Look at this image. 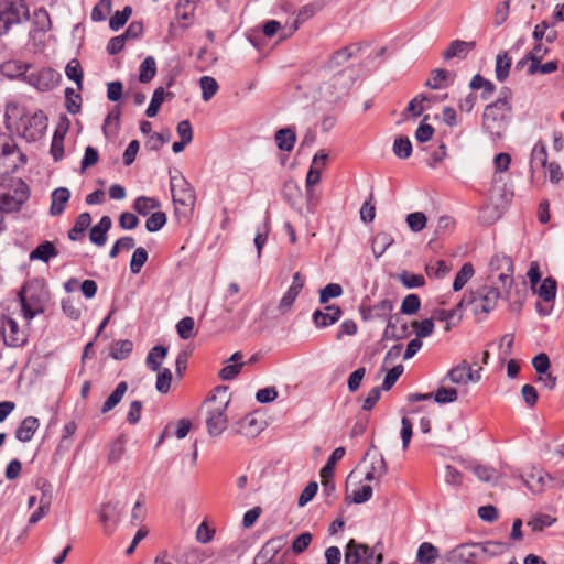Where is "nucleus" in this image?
Listing matches in <instances>:
<instances>
[{"mask_svg": "<svg viewBox=\"0 0 564 564\" xmlns=\"http://www.w3.org/2000/svg\"><path fill=\"white\" fill-rule=\"evenodd\" d=\"M438 556V549L430 542H423L417 549L416 560L420 564H434Z\"/></svg>", "mask_w": 564, "mask_h": 564, "instance_id": "nucleus-30", "label": "nucleus"}, {"mask_svg": "<svg viewBox=\"0 0 564 564\" xmlns=\"http://www.w3.org/2000/svg\"><path fill=\"white\" fill-rule=\"evenodd\" d=\"M278 148L281 151L290 152L296 142V133L294 128L286 127L279 129L274 135Z\"/></svg>", "mask_w": 564, "mask_h": 564, "instance_id": "nucleus-24", "label": "nucleus"}, {"mask_svg": "<svg viewBox=\"0 0 564 564\" xmlns=\"http://www.w3.org/2000/svg\"><path fill=\"white\" fill-rule=\"evenodd\" d=\"M120 509L119 502H106L101 506L99 512V520L104 527V531L106 534H110L113 532L116 525L120 519Z\"/></svg>", "mask_w": 564, "mask_h": 564, "instance_id": "nucleus-14", "label": "nucleus"}, {"mask_svg": "<svg viewBox=\"0 0 564 564\" xmlns=\"http://www.w3.org/2000/svg\"><path fill=\"white\" fill-rule=\"evenodd\" d=\"M70 198V192L66 187H58L51 194L50 214L59 216L64 213L65 207Z\"/></svg>", "mask_w": 564, "mask_h": 564, "instance_id": "nucleus-19", "label": "nucleus"}, {"mask_svg": "<svg viewBox=\"0 0 564 564\" xmlns=\"http://www.w3.org/2000/svg\"><path fill=\"white\" fill-rule=\"evenodd\" d=\"M394 302L389 299H384L379 301L378 303L371 305L370 312L375 315V318L386 319L393 311Z\"/></svg>", "mask_w": 564, "mask_h": 564, "instance_id": "nucleus-52", "label": "nucleus"}, {"mask_svg": "<svg viewBox=\"0 0 564 564\" xmlns=\"http://www.w3.org/2000/svg\"><path fill=\"white\" fill-rule=\"evenodd\" d=\"M111 11V0H99V2L91 10V20L100 22L106 20Z\"/></svg>", "mask_w": 564, "mask_h": 564, "instance_id": "nucleus-63", "label": "nucleus"}, {"mask_svg": "<svg viewBox=\"0 0 564 564\" xmlns=\"http://www.w3.org/2000/svg\"><path fill=\"white\" fill-rule=\"evenodd\" d=\"M61 74L53 68H43L29 76V82L41 91H48L57 86Z\"/></svg>", "mask_w": 564, "mask_h": 564, "instance_id": "nucleus-13", "label": "nucleus"}, {"mask_svg": "<svg viewBox=\"0 0 564 564\" xmlns=\"http://www.w3.org/2000/svg\"><path fill=\"white\" fill-rule=\"evenodd\" d=\"M12 348L23 347L26 341V335L21 330L17 321L11 317H3L0 322V340Z\"/></svg>", "mask_w": 564, "mask_h": 564, "instance_id": "nucleus-10", "label": "nucleus"}, {"mask_svg": "<svg viewBox=\"0 0 564 564\" xmlns=\"http://www.w3.org/2000/svg\"><path fill=\"white\" fill-rule=\"evenodd\" d=\"M13 155L25 162V155L19 150L15 142L7 135L0 134V159L7 160Z\"/></svg>", "mask_w": 564, "mask_h": 564, "instance_id": "nucleus-28", "label": "nucleus"}, {"mask_svg": "<svg viewBox=\"0 0 564 564\" xmlns=\"http://www.w3.org/2000/svg\"><path fill=\"white\" fill-rule=\"evenodd\" d=\"M379 545L380 543L369 547L350 539L345 547V564H382L383 555L381 552L377 553Z\"/></svg>", "mask_w": 564, "mask_h": 564, "instance_id": "nucleus-6", "label": "nucleus"}, {"mask_svg": "<svg viewBox=\"0 0 564 564\" xmlns=\"http://www.w3.org/2000/svg\"><path fill=\"white\" fill-rule=\"evenodd\" d=\"M343 315L338 305L332 304L325 307V311L316 310L313 313V323L317 328H325L337 323Z\"/></svg>", "mask_w": 564, "mask_h": 564, "instance_id": "nucleus-15", "label": "nucleus"}, {"mask_svg": "<svg viewBox=\"0 0 564 564\" xmlns=\"http://www.w3.org/2000/svg\"><path fill=\"white\" fill-rule=\"evenodd\" d=\"M489 270L491 275L497 274L503 293L508 297L513 284L514 265L512 259L506 254H495L489 262Z\"/></svg>", "mask_w": 564, "mask_h": 564, "instance_id": "nucleus-7", "label": "nucleus"}, {"mask_svg": "<svg viewBox=\"0 0 564 564\" xmlns=\"http://www.w3.org/2000/svg\"><path fill=\"white\" fill-rule=\"evenodd\" d=\"M393 153L399 159L405 160L412 154V143L408 137H398L393 142Z\"/></svg>", "mask_w": 564, "mask_h": 564, "instance_id": "nucleus-46", "label": "nucleus"}, {"mask_svg": "<svg viewBox=\"0 0 564 564\" xmlns=\"http://www.w3.org/2000/svg\"><path fill=\"white\" fill-rule=\"evenodd\" d=\"M62 120H65L66 127L61 128V126L54 131L50 153L53 156L55 162H58L64 156V139L68 128V119L66 116L62 117Z\"/></svg>", "mask_w": 564, "mask_h": 564, "instance_id": "nucleus-21", "label": "nucleus"}, {"mask_svg": "<svg viewBox=\"0 0 564 564\" xmlns=\"http://www.w3.org/2000/svg\"><path fill=\"white\" fill-rule=\"evenodd\" d=\"M156 74V62L153 56H147L139 67V80L143 84L151 82Z\"/></svg>", "mask_w": 564, "mask_h": 564, "instance_id": "nucleus-39", "label": "nucleus"}, {"mask_svg": "<svg viewBox=\"0 0 564 564\" xmlns=\"http://www.w3.org/2000/svg\"><path fill=\"white\" fill-rule=\"evenodd\" d=\"M170 185L174 204L184 207L194 206L196 200L195 191L181 173L171 175Z\"/></svg>", "mask_w": 564, "mask_h": 564, "instance_id": "nucleus-9", "label": "nucleus"}, {"mask_svg": "<svg viewBox=\"0 0 564 564\" xmlns=\"http://www.w3.org/2000/svg\"><path fill=\"white\" fill-rule=\"evenodd\" d=\"M165 96L173 97L172 93L165 94L163 87H158L152 95L151 101L145 110V116L149 118H153L158 115L161 105L164 101Z\"/></svg>", "mask_w": 564, "mask_h": 564, "instance_id": "nucleus-37", "label": "nucleus"}, {"mask_svg": "<svg viewBox=\"0 0 564 564\" xmlns=\"http://www.w3.org/2000/svg\"><path fill=\"white\" fill-rule=\"evenodd\" d=\"M112 226V220L109 216L105 215L100 220L91 227L89 231V240L97 247H102L107 242V234Z\"/></svg>", "mask_w": 564, "mask_h": 564, "instance_id": "nucleus-18", "label": "nucleus"}, {"mask_svg": "<svg viewBox=\"0 0 564 564\" xmlns=\"http://www.w3.org/2000/svg\"><path fill=\"white\" fill-rule=\"evenodd\" d=\"M469 87L473 90L482 89L480 94L482 100H489L494 93L496 91V85L491 80L481 76L480 74H476L473 76L469 83Z\"/></svg>", "mask_w": 564, "mask_h": 564, "instance_id": "nucleus-26", "label": "nucleus"}, {"mask_svg": "<svg viewBox=\"0 0 564 564\" xmlns=\"http://www.w3.org/2000/svg\"><path fill=\"white\" fill-rule=\"evenodd\" d=\"M133 349V343L129 339L117 340L112 344L110 356L116 360H123L128 358Z\"/></svg>", "mask_w": 564, "mask_h": 564, "instance_id": "nucleus-44", "label": "nucleus"}, {"mask_svg": "<svg viewBox=\"0 0 564 564\" xmlns=\"http://www.w3.org/2000/svg\"><path fill=\"white\" fill-rule=\"evenodd\" d=\"M131 13L132 8L130 6H126L121 11H117L109 20V28L112 31H118L127 23Z\"/></svg>", "mask_w": 564, "mask_h": 564, "instance_id": "nucleus-56", "label": "nucleus"}, {"mask_svg": "<svg viewBox=\"0 0 564 564\" xmlns=\"http://www.w3.org/2000/svg\"><path fill=\"white\" fill-rule=\"evenodd\" d=\"M58 251L52 241L45 240L37 245L30 252V260H41L47 263L51 259L55 258Z\"/></svg>", "mask_w": 564, "mask_h": 564, "instance_id": "nucleus-23", "label": "nucleus"}, {"mask_svg": "<svg viewBox=\"0 0 564 564\" xmlns=\"http://www.w3.org/2000/svg\"><path fill=\"white\" fill-rule=\"evenodd\" d=\"M128 390V384L126 381H121L117 384L116 389L110 393V395L104 402L100 411L102 414L108 413L113 408H116L120 401L122 400L124 393Z\"/></svg>", "mask_w": 564, "mask_h": 564, "instance_id": "nucleus-29", "label": "nucleus"}, {"mask_svg": "<svg viewBox=\"0 0 564 564\" xmlns=\"http://www.w3.org/2000/svg\"><path fill=\"white\" fill-rule=\"evenodd\" d=\"M91 225V216L88 212H84L79 214L76 219L74 226L69 229L67 236L72 241H78L83 238L85 231Z\"/></svg>", "mask_w": 564, "mask_h": 564, "instance_id": "nucleus-25", "label": "nucleus"}, {"mask_svg": "<svg viewBox=\"0 0 564 564\" xmlns=\"http://www.w3.org/2000/svg\"><path fill=\"white\" fill-rule=\"evenodd\" d=\"M65 107L68 112L76 115L80 111L82 97L72 87L65 89Z\"/></svg>", "mask_w": 564, "mask_h": 564, "instance_id": "nucleus-48", "label": "nucleus"}, {"mask_svg": "<svg viewBox=\"0 0 564 564\" xmlns=\"http://www.w3.org/2000/svg\"><path fill=\"white\" fill-rule=\"evenodd\" d=\"M556 280L552 276H547L540 284L538 294L544 302L551 303L556 296Z\"/></svg>", "mask_w": 564, "mask_h": 564, "instance_id": "nucleus-38", "label": "nucleus"}, {"mask_svg": "<svg viewBox=\"0 0 564 564\" xmlns=\"http://www.w3.org/2000/svg\"><path fill=\"white\" fill-rule=\"evenodd\" d=\"M345 453H346V451L344 447H337L333 451V453L328 457L326 464L319 471L321 478L334 477V470H335L336 463L344 457Z\"/></svg>", "mask_w": 564, "mask_h": 564, "instance_id": "nucleus-42", "label": "nucleus"}, {"mask_svg": "<svg viewBox=\"0 0 564 564\" xmlns=\"http://www.w3.org/2000/svg\"><path fill=\"white\" fill-rule=\"evenodd\" d=\"M556 522V518L546 514V513H540L535 517H533L529 522L528 525L531 527L532 531H542L544 528H549L553 525Z\"/></svg>", "mask_w": 564, "mask_h": 564, "instance_id": "nucleus-58", "label": "nucleus"}, {"mask_svg": "<svg viewBox=\"0 0 564 564\" xmlns=\"http://www.w3.org/2000/svg\"><path fill=\"white\" fill-rule=\"evenodd\" d=\"M208 402H213L215 405L207 412V432L210 436H218L227 429L228 425L226 410L229 405L230 398L227 395V388L217 387L215 389V394L208 399Z\"/></svg>", "mask_w": 564, "mask_h": 564, "instance_id": "nucleus-3", "label": "nucleus"}, {"mask_svg": "<svg viewBox=\"0 0 564 564\" xmlns=\"http://www.w3.org/2000/svg\"><path fill=\"white\" fill-rule=\"evenodd\" d=\"M40 427V421L35 416H26L22 420L20 425L15 430V438L20 442H30L37 429Z\"/></svg>", "mask_w": 564, "mask_h": 564, "instance_id": "nucleus-20", "label": "nucleus"}, {"mask_svg": "<svg viewBox=\"0 0 564 564\" xmlns=\"http://www.w3.org/2000/svg\"><path fill=\"white\" fill-rule=\"evenodd\" d=\"M65 73H66V76L70 80H74L76 83L78 89H82V87H83V69H82V66H80V63L78 62V59L73 58L70 62H68V64L66 65V68H65Z\"/></svg>", "mask_w": 564, "mask_h": 564, "instance_id": "nucleus-53", "label": "nucleus"}, {"mask_svg": "<svg viewBox=\"0 0 564 564\" xmlns=\"http://www.w3.org/2000/svg\"><path fill=\"white\" fill-rule=\"evenodd\" d=\"M148 257H149L148 251L142 247H138L133 251L131 260H130L131 273H133V274L140 273L142 267L145 264V262L148 260Z\"/></svg>", "mask_w": 564, "mask_h": 564, "instance_id": "nucleus-54", "label": "nucleus"}, {"mask_svg": "<svg viewBox=\"0 0 564 564\" xmlns=\"http://www.w3.org/2000/svg\"><path fill=\"white\" fill-rule=\"evenodd\" d=\"M29 197V186L25 182L19 180L12 193L0 195V219H3V213L19 212Z\"/></svg>", "mask_w": 564, "mask_h": 564, "instance_id": "nucleus-8", "label": "nucleus"}, {"mask_svg": "<svg viewBox=\"0 0 564 564\" xmlns=\"http://www.w3.org/2000/svg\"><path fill=\"white\" fill-rule=\"evenodd\" d=\"M475 543H463L446 552L443 564H478Z\"/></svg>", "mask_w": 564, "mask_h": 564, "instance_id": "nucleus-11", "label": "nucleus"}, {"mask_svg": "<svg viewBox=\"0 0 564 564\" xmlns=\"http://www.w3.org/2000/svg\"><path fill=\"white\" fill-rule=\"evenodd\" d=\"M502 293L496 285H484L476 291H466L457 304V308H470L480 321V315H487L497 306Z\"/></svg>", "mask_w": 564, "mask_h": 564, "instance_id": "nucleus-2", "label": "nucleus"}, {"mask_svg": "<svg viewBox=\"0 0 564 564\" xmlns=\"http://www.w3.org/2000/svg\"><path fill=\"white\" fill-rule=\"evenodd\" d=\"M167 355V347L162 345L154 346L147 356V366L152 371H158L161 367L162 360Z\"/></svg>", "mask_w": 564, "mask_h": 564, "instance_id": "nucleus-34", "label": "nucleus"}, {"mask_svg": "<svg viewBox=\"0 0 564 564\" xmlns=\"http://www.w3.org/2000/svg\"><path fill=\"white\" fill-rule=\"evenodd\" d=\"M547 164V151L546 147L542 141L535 143L532 149L530 158V169L532 174L536 167H546Z\"/></svg>", "mask_w": 564, "mask_h": 564, "instance_id": "nucleus-27", "label": "nucleus"}, {"mask_svg": "<svg viewBox=\"0 0 564 564\" xmlns=\"http://www.w3.org/2000/svg\"><path fill=\"white\" fill-rule=\"evenodd\" d=\"M546 480H552V476L544 471H538L529 476L525 485L532 492H542L546 486Z\"/></svg>", "mask_w": 564, "mask_h": 564, "instance_id": "nucleus-41", "label": "nucleus"}, {"mask_svg": "<svg viewBox=\"0 0 564 564\" xmlns=\"http://www.w3.org/2000/svg\"><path fill=\"white\" fill-rule=\"evenodd\" d=\"M126 436H118L110 445V449L108 453V462L113 464L118 463L126 452Z\"/></svg>", "mask_w": 564, "mask_h": 564, "instance_id": "nucleus-47", "label": "nucleus"}, {"mask_svg": "<svg viewBox=\"0 0 564 564\" xmlns=\"http://www.w3.org/2000/svg\"><path fill=\"white\" fill-rule=\"evenodd\" d=\"M343 294V288L338 283H328L319 291V303L326 304L332 299H336Z\"/></svg>", "mask_w": 564, "mask_h": 564, "instance_id": "nucleus-57", "label": "nucleus"}, {"mask_svg": "<svg viewBox=\"0 0 564 564\" xmlns=\"http://www.w3.org/2000/svg\"><path fill=\"white\" fill-rule=\"evenodd\" d=\"M393 238L390 234L381 231L378 232L371 243L372 252L376 258L381 257L386 250L393 243Z\"/></svg>", "mask_w": 564, "mask_h": 564, "instance_id": "nucleus-35", "label": "nucleus"}, {"mask_svg": "<svg viewBox=\"0 0 564 564\" xmlns=\"http://www.w3.org/2000/svg\"><path fill=\"white\" fill-rule=\"evenodd\" d=\"M510 108L503 107L500 101H494L486 106L482 113V128L492 140L501 139L507 129V117Z\"/></svg>", "mask_w": 564, "mask_h": 564, "instance_id": "nucleus-5", "label": "nucleus"}, {"mask_svg": "<svg viewBox=\"0 0 564 564\" xmlns=\"http://www.w3.org/2000/svg\"><path fill=\"white\" fill-rule=\"evenodd\" d=\"M421 307V300L416 294H408L401 304V313L405 315H414Z\"/></svg>", "mask_w": 564, "mask_h": 564, "instance_id": "nucleus-59", "label": "nucleus"}, {"mask_svg": "<svg viewBox=\"0 0 564 564\" xmlns=\"http://www.w3.org/2000/svg\"><path fill=\"white\" fill-rule=\"evenodd\" d=\"M199 85L202 89V99L204 101H209L216 95L219 88L217 80L212 76L200 77Z\"/></svg>", "mask_w": 564, "mask_h": 564, "instance_id": "nucleus-45", "label": "nucleus"}, {"mask_svg": "<svg viewBox=\"0 0 564 564\" xmlns=\"http://www.w3.org/2000/svg\"><path fill=\"white\" fill-rule=\"evenodd\" d=\"M451 271V265H448L444 260H437L434 263H429L425 267V272L427 276L435 279H443Z\"/></svg>", "mask_w": 564, "mask_h": 564, "instance_id": "nucleus-49", "label": "nucleus"}, {"mask_svg": "<svg viewBox=\"0 0 564 564\" xmlns=\"http://www.w3.org/2000/svg\"><path fill=\"white\" fill-rule=\"evenodd\" d=\"M457 398L458 392L455 388L441 387L433 394L434 401L440 404L453 403Z\"/></svg>", "mask_w": 564, "mask_h": 564, "instance_id": "nucleus-55", "label": "nucleus"}, {"mask_svg": "<svg viewBox=\"0 0 564 564\" xmlns=\"http://www.w3.org/2000/svg\"><path fill=\"white\" fill-rule=\"evenodd\" d=\"M474 273L475 270L473 264L470 262L464 263L454 279L453 290L455 292L460 291L465 286V284L473 278Z\"/></svg>", "mask_w": 564, "mask_h": 564, "instance_id": "nucleus-43", "label": "nucleus"}, {"mask_svg": "<svg viewBox=\"0 0 564 564\" xmlns=\"http://www.w3.org/2000/svg\"><path fill=\"white\" fill-rule=\"evenodd\" d=\"M213 555L209 549L192 547L183 554V558L185 564H203Z\"/></svg>", "mask_w": 564, "mask_h": 564, "instance_id": "nucleus-33", "label": "nucleus"}, {"mask_svg": "<svg viewBox=\"0 0 564 564\" xmlns=\"http://www.w3.org/2000/svg\"><path fill=\"white\" fill-rule=\"evenodd\" d=\"M427 218L422 212H414L406 216V224L414 232H420L426 226Z\"/></svg>", "mask_w": 564, "mask_h": 564, "instance_id": "nucleus-62", "label": "nucleus"}, {"mask_svg": "<svg viewBox=\"0 0 564 564\" xmlns=\"http://www.w3.org/2000/svg\"><path fill=\"white\" fill-rule=\"evenodd\" d=\"M481 368L473 370L471 366L463 360L447 373V379L456 384H467L468 382H478L481 379Z\"/></svg>", "mask_w": 564, "mask_h": 564, "instance_id": "nucleus-12", "label": "nucleus"}, {"mask_svg": "<svg viewBox=\"0 0 564 564\" xmlns=\"http://www.w3.org/2000/svg\"><path fill=\"white\" fill-rule=\"evenodd\" d=\"M4 121L8 129L29 142L41 139L47 128V117L42 110L28 115L25 108L17 104L7 105Z\"/></svg>", "mask_w": 564, "mask_h": 564, "instance_id": "nucleus-1", "label": "nucleus"}, {"mask_svg": "<svg viewBox=\"0 0 564 564\" xmlns=\"http://www.w3.org/2000/svg\"><path fill=\"white\" fill-rule=\"evenodd\" d=\"M475 47V41L454 40L449 43L448 47L442 53V57L445 61H449L454 57L458 59H465L468 53L471 52Z\"/></svg>", "mask_w": 564, "mask_h": 564, "instance_id": "nucleus-17", "label": "nucleus"}, {"mask_svg": "<svg viewBox=\"0 0 564 564\" xmlns=\"http://www.w3.org/2000/svg\"><path fill=\"white\" fill-rule=\"evenodd\" d=\"M449 72L443 68H435L431 72L430 78L425 82V86L431 89H442L448 86L447 79Z\"/></svg>", "mask_w": 564, "mask_h": 564, "instance_id": "nucleus-36", "label": "nucleus"}, {"mask_svg": "<svg viewBox=\"0 0 564 564\" xmlns=\"http://www.w3.org/2000/svg\"><path fill=\"white\" fill-rule=\"evenodd\" d=\"M284 545L283 538H272L267 541L261 550L256 554L253 564H269L276 556L281 547Z\"/></svg>", "mask_w": 564, "mask_h": 564, "instance_id": "nucleus-16", "label": "nucleus"}, {"mask_svg": "<svg viewBox=\"0 0 564 564\" xmlns=\"http://www.w3.org/2000/svg\"><path fill=\"white\" fill-rule=\"evenodd\" d=\"M360 51V44H351L349 46H345L338 51H336L330 59H329V67L333 66H340L347 61H349L354 55L357 54V52Z\"/></svg>", "mask_w": 564, "mask_h": 564, "instance_id": "nucleus-31", "label": "nucleus"}, {"mask_svg": "<svg viewBox=\"0 0 564 564\" xmlns=\"http://www.w3.org/2000/svg\"><path fill=\"white\" fill-rule=\"evenodd\" d=\"M195 322L193 317L186 316L176 324V330L182 339H189L194 336Z\"/></svg>", "mask_w": 564, "mask_h": 564, "instance_id": "nucleus-60", "label": "nucleus"}, {"mask_svg": "<svg viewBox=\"0 0 564 564\" xmlns=\"http://www.w3.org/2000/svg\"><path fill=\"white\" fill-rule=\"evenodd\" d=\"M475 546L478 549L477 555L479 563L484 562L490 557L500 555L505 551V544L501 542H495V541H486L482 543H475Z\"/></svg>", "mask_w": 564, "mask_h": 564, "instance_id": "nucleus-22", "label": "nucleus"}, {"mask_svg": "<svg viewBox=\"0 0 564 564\" xmlns=\"http://www.w3.org/2000/svg\"><path fill=\"white\" fill-rule=\"evenodd\" d=\"M166 224V215L163 212H155L145 221V228L150 232L159 231Z\"/></svg>", "mask_w": 564, "mask_h": 564, "instance_id": "nucleus-64", "label": "nucleus"}, {"mask_svg": "<svg viewBox=\"0 0 564 564\" xmlns=\"http://www.w3.org/2000/svg\"><path fill=\"white\" fill-rule=\"evenodd\" d=\"M412 327L415 330L416 338L421 339L432 335V333L434 332V322L432 318H425L421 322L413 321Z\"/></svg>", "mask_w": 564, "mask_h": 564, "instance_id": "nucleus-61", "label": "nucleus"}, {"mask_svg": "<svg viewBox=\"0 0 564 564\" xmlns=\"http://www.w3.org/2000/svg\"><path fill=\"white\" fill-rule=\"evenodd\" d=\"M398 280L406 288L414 289L421 288L425 284V279L421 274H414L409 271H403L398 275Z\"/></svg>", "mask_w": 564, "mask_h": 564, "instance_id": "nucleus-51", "label": "nucleus"}, {"mask_svg": "<svg viewBox=\"0 0 564 564\" xmlns=\"http://www.w3.org/2000/svg\"><path fill=\"white\" fill-rule=\"evenodd\" d=\"M511 64L512 61L507 52H500L496 56L495 74L498 82L503 83L508 78Z\"/></svg>", "mask_w": 564, "mask_h": 564, "instance_id": "nucleus-32", "label": "nucleus"}, {"mask_svg": "<svg viewBox=\"0 0 564 564\" xmlns=\"http://www.w3.org/2000/svg\"><path fill=\"white\" fill-rule=\"evenodd\" d=\"M160 206L161 204L156 198L148 196H139L133 203V209L142 216H147L151 210Z\"/></svg>", "mask_w": 564, "mask_h": 564, "instance_id": "nucleus-40", "label": "nucleus"}, {"mask_svg": "<svg viewBox=\"0 0 564 564\" xmlns=\"http://www.w3.org/2000/svg\"><path fill=\"white\" fill-rule=\"evenodd\" d=\"M30 10L25 0L0 1V35L7 34L13 26L26 22Z\"/></svg>", "mask_w": 564, "mask_h": 564, "instance_id": "nucleus-4", "label": "nucleus"}, {"mask_svg": "<svg viewBox=\"0 0 564 564\" xmlns=\"http://www.w3.org/2000/svg\"><path fill=\"white\" fill-rule=\"evenodd\" d=\"M424 100H430L429 95L425 94H419L415 96L409 104L405 110L402 112L403 118H408V113H412L414 117L421 116V113L424 111V107L422 104Z\"/></svg>", "mask_w": 564, "mask_h": 564, "instance_id": "nucleus-50", "label": "nucleus"}]
</instances>
